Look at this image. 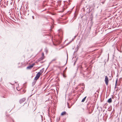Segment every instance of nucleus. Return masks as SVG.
<instances>
[{"label": "nucleus", "instance_id": "1", "mask_svg": "<svg viewBox=\"0 0 122 122\" xmlns=\"http://www.w3.org/2000/svg\"><path fill=\"white\" fill-rule=\"evenodd\" d=\"M41 74V73L40 72H38L36 74V77L35 78V80L36 81L40 77Z\"/></svg>", "mask_w": 122, "mask_h": 122}, {"label": "nucleus", "instance_id": "2", "mask_svg": "<svg viewBox=\"0 0 122 122\" xmlns=\"http://www.w3.org/2000/svg\"><path fill=\"white\" fill-rule=\"evenodd\" d=\"M105 81L106 85L107 86L108 85L109 80L108 77L107 76H105Z\"/></svg>", "mask_w": 122, "mask_h": 122}, {"label": "nucleus", "instance_id": "3", "mask_svg": "<svg viewBox=\"0 0 122 122\" xmlns=\"http://www.w3.org/2000/svg\"><path fill=\"white\" fill-rule=\"evenodd\" d=\"M70 85V83H67L65 84L64 86V88L65 89H67L68 88Z\"/></svg>", "mask_w": 122, "mask_h": 122}, {"label": "nucleus", "instance_id": "4", "mask_svg": "<svg viewBox=\"0 0 122 122\" xmlns=\"http://www.w3.org/2000/svg\"><path fill=\"white\" fill-rule=\"evenodd\" d=\"M45 58L44 56V54L43 53L42 54V56L41 57H40L39 60V61L42 60H43Z\"/></svg>", "mask_w": 122, "mask_h": 122}, {"label": "nucleus", "instance_id": "5", "mask_svg": "<svg viewBox=\"0 0 122 122\" xmlns=\"http://www.w3.org/2000/svg\"><path fill=\"white\" fill-rule=\"evenodd\" d=\"M26 100V98H23L20 99L19 101L20 103L21 104L23 102Z\"/></svg>", "mask_w": 122, "mask_h": 122}, {"label": "nucleus", "instance_id": "6", "mask_svg": "<svg viewBox=\"0 0 122 122\" xmlns=\"http://www.w3.org/2000/svg\"><path fill=\"white\" fill-rule=\"evenodd\" d=\"M112 99L111 98H109L107 102L109 103H110L112 102Z\"/></svg>", "mask_w": 122, "mask_h": 122}, {"label": "nucleus", "instance_id": "7", "mask_svg": "<svg viewBox=\"0 0 122 122\" xmlns=\"http://www.w3.org/2000/svg\"><path fill=\"white\" fill-rule=\"evenodd\" d=\"M66 113V112H62L61 114V115H62V116H63V115H65Z\"/></svg>", "mask_w": 122, "mask_h": 122}, {"label": "nucleus", "instance_id": "8", "mask_svg": "<svg viewBox=\"0 0 122 122\" xmlns=\"http://www.w3.org/2000/svg\"><path fill=\"white\" fill-rule=\"evenodd\" d=\"M86 96L85 97H84V98L81 101V102H84L85 101L86 98Z\"/></svg>", "mask_w": 122, "mask_h": 122}, {"label": "nucleus", "instance_id": "9", "mask_svg": "<svg viewBox=\"0 0 122 122\" xmlns=\"http://www.w3.org/2000/svg\"><path fill=\"white\" fill-rule=\"evenodd\" d=\"M118 81V79L117 78L116 80L115 86H117V82Z\"/></svg>", "mask_w": 122, "mask_h": 122}, {"label": "nucleus", "instance_id": "10", "mask_svg": "<svg viewBox=\"0 0 122 122\" xmlns=\"http://www.w3.org/2000/svg\"><path fill=\"white\" fill-rule=\"evenodd\" d=\"M57 60V58H55L53 59L51 61V62H52L53 61H55L56 60Z\"/></svg>", "mask_w": 122, "mask_h": 122}, {"label": "nucleus", "instance_id": "11", "mask_svg": "<svg viewBox=\"0 0 122 122\" xmlns=\"http://www.w3.org/2000/svg\"><path fill=\"white\" fill-rule=\"evenodd\" d=\"M26 68L27 69H30V65H29Z\"/></svg>", "mask_w": 122, "mask_h": 122}, {"label": "nucleus", "instance_id": "12", "mask_svg": "<svg viewBox=\"0 0 122 122\" xmlns=\"http://www.w3.org/2000/svg\"><path fill=\"white\" fill-rule=\"evenodd\" d=\"M35 65V63H33L31 65V68H32Z\"/></svg>", "mask_w": 122, "mask_h": 122}, {"label": "nucleus", "instance_id": "13", "mask_svg": "<svg viewBox=\"0 0 122 122\" xmlns=\"http://www.w3.org/2000/svg\"><path fill=\"white\" fill-rule=\"evenodd\" d=\"M36 82V81H34V82L32 83V86H33L35 85Z\"/></svg>", "mask_w": 122, "mask_h": 122}, {"label": "nucleus", "instance_id": "14", "mask_svg": "<svg viewBox=\"0 0 122 122\" xmlns=\"http://www.w3.org/2000/svg\"><path fill=\"white\" fill-rule=\"evenodd\" d=\"M67 105H68V108H70L71 107H70L69 106H68V104H69V103H67Z\"/></svg>", "mask_w": 122, "mask_h": 122}, {"label": "nucleus", "instance_id": "15", "mask_svg": "<svg viewBox=\"0 0 122 122\" xmlns=\"http://www.w3.org/2000/svg\"><path fill=\"white\" fill-rule=\"evenodd\" d=\"M79 67H80V68H82V66H81V65H80L79 66Z\"/></svg>", "mask_w": 122, "mask_h": 122}, {"label": "nucleus", "instance_id": "16", "mask_svg": "<svg viewBox=\"0 0 122 122\" xmlns=\"http://www.w3.org/2000/svg\"><path fill=\"white\" fill-rule=\"evenodd\" d=\"M82 74V75L84 77V74H83V73H82L81 74Z\"/></svg>", "mask_w": 122, "mask_h": 122}, {"label": "nucleus", "instance_id": "17", "mask_svg": "<svg viewBox=\"0 0 122 122\" xmlns=\"http://www.w3.org/2000/svg\"><path fill=\"white\" fill-rule=\"evenodd\" d=\"M23 92H24V93H25V90H23Z\"/></svg>", "mask_w": 122, "mask_h": 122}, {"label": "nucleus", "instance_id": "18", "mask_svg": "<svg viewBox=\"0 0 122 122\" xmlns=\"http://www.w3.org/2000/svg\"><path fill=\"white\" fill-rule=\"evenodd\" d=\"M117 87H116V86H115V88H117Z\"/></svg>", "mask_w": 122, "mask_h": 122}, {"label": "nucleus", "instance_id": "19", "mask_svg": "<svg viewBox=\"0 0 122 122\" xmlns=\"http://www.w3.org/2000/svg\"><path fill=\"white\" fill-rule=\"evenodd\" d=\"M32 18L33 19H34V17L33 16H32Z\"/></svg>", "mask_w": 122, "mask_h": 122}, {"label": "nucleus", "instance_id": "20", "mask_svg": "<svg viewBox=\"0 0 122 122\" xmlns=\"http://www.w3.org/2000/svg\"><path fill=\"white\" fill-rule=\"evenodd\" d=\"M80 73H81V74H82V73L81 71H80Z\"/></svg>", "mask_w": 122, "mask_h": 122}, {"label": "nucleus", "instance_id": "21", "mask_svg": "<svg viewBox=\"0 0 122 122\" xmlns=\"http://www.w3.org/2000/svg\"><path fill=\"white\" fill-rule=\"evenodd\" d=\"M78 68H77V70H78Z\"/></svg>", "mask_w": 122, "mask_h": 122}]
</instances>
